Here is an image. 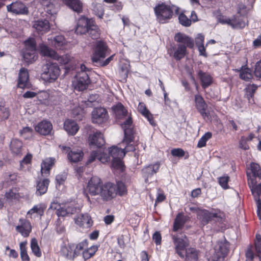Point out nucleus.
Segmentation results:
<instances>
[{
    "mask_svg": "<svg viewBox=\"0 0 261 261\" xmlns=\"http://www.w3.org/2000/svg\"><path fill=\"white\" fill-rule=\"evenodd\" d=\"M178 19L179 23L183 26L189 27L191 24V20L189 19L184 14H180L179 15Z\"/></svg>",
    "mask_w": 261,
    "mask_h": 261,
    "instance_id": "53",
    "label": "nucleus"
},
{
    "mask_svg": "<svg viewBox=\"0 0 261 261\" xmlns=\"http://www.w3.org/2000/svg\"><path fill=\"white\" fill-rule=\"evenodd\" d=\"M250 167L251 173H252V175H251V177L253 178L254 179H255L256 177L260 178L261 169L259 165L257 164L252 163L250 164Z\"/></svg>",
    "mask_w": 261,
    "mask_h": 261,
    "instance_id": "43",
    "label": "nucleus"
},
{
    "mask_svg": "<svg viewBox=\"0 0 261 261\" xmlns=\"http://www.w3.org/2000/svg\"><path fill=\"white\" fill-rule=\"evenodd\" d=\"M40 53L44 57H49L54 59H57L61 65H68L71 61L72 58L68 54L58 56L57 53L47 46L42 44L39 46Z\"/></svg>",
    "mask_w": 261,
    "mask_h": 261,
    "instance_id": "6",
    "label": "nucleus"
},
{
    "mask_svg": "<svg viewBox=\"0 0 261 261\" xmlns=\"http://www.w3.org/2000/svg\"><path fill=\"white\" fill-rule=\"evenodd\" d=\"M35 130L41 135H49L53 129L52 124L46 120L38 123L35 127Z\"/></svg>",
    "mask_w": 261,
    "mask_h": 261,
    "instance_id": "21",
    "label": "nucleus"
},
{
    "mask_svg": "<svg viewBox=\"0 0 261 261\" xmlns=\"http://www.w3.org/2000/svg\"><path fill=\"white\" fill-rule=\"evenodd\" d=\"M64 128L69 135L73 136L77 132L79 127L75 121L67 119L64 122Z\"/></svg>",
    "mask_w": 261,
    "mask_h": 261,
    "instance_id": "31",
    "label": "nucleus"
},
{
    "mask_svg": "<svg viewBox=\"0 0 261 261\" xmlns=\"http://www.w3.org/2000/svg\"><path fill=\"white\" fill-rule=\"evenodd\" d=\"M88 246V241L87 239L77 244L69 243L66 244L63 242L61 245L60 253L61 255L68 260H74L75 258L82 256L85 261L92 257L87 249Z\"/></svg>",
    "mask_w": 261,
    "mask_h": 261,
    "instance_id": "1",
    "label": "nucleus"
},
{
    "mask_svg": "<svg viewBox=\"0 0 261 261\" xmlns=\"http://www.w3.org/2000/svg\"><path fill=\"white\" fill-rule=\"evenodd\" d=\"M160 167V164L159 162H156L153 164L149 165L142 169V172L143 176L145 178L146 182H148V178L151 177L154 174L158 171Z\"/></svg>",
    "mask_w": 261,
    "mask_h": 261,
    "instance_id": "23",
    "label": "nucleus"
},
{
    "mask_svg": "<svg viewBox=\"0 0 261 261\" xmlns=\"http://www.w3.org/2000/svg\"><path fill=\"white\" fill-rule=\"evenodd\" d=\"M195 102L197 109L203 118H208V114L206 112V109L207 106L203 97L199 95H195Z\"/></svg>",
    "mask_w": 261,
    "mask_h": 261,
    "instance_id": "24",
    "label": "nucleus"
},
{
    "mask_svg": "<svg viewBox=\"0 0 261 261\" xmlns=\"http://www.w3.org/2000/svg\"><path fill=\"white\" fill-rule=\"evenodd\" d=\"M204 39V36L201 34H198L195 38V43L198 48L200 55L206 56L205 49L203 44Z\"/></svg>",
    "mask_w": 261,
    "mask_h": 261,
    "instance_id": "41",
    "label": "nucleus"
},
{
    "mask_svg": "<svg viewBox=\"0 0 261 261\" xmlns=\"http://www.w3.org/2000/svg\"><path fill=\"white\" fill-rule=\"evenodd\" d=\"M157 20L161 23H165L171 18L173 11L170 6L165 3L158 4L154 8Z\"/></svg>",
    "mask_w": 261,
    "mask_h": 261,
    "instance_id": "7",
    "label": "nucleus"
},
{
    "mask_svg": "<svg viewBox=\"0 0 261 261\" xmlns=\"http://www.w3.org/2000/svg\"><path fill=\"white\" fill-rule=\"evenodd\" d=\"M229 25L233 29H242L245 27V22L240 16L235 15L229 19Z\"/></svg>",
    "mask_w": 261,
    "mask_h": 261,
    "instance_id": "38",
    "label": "nucleus"
},
{
    "mask_svg": "<svg viewBox=\"0 0 261 261\" xmlns=\"http://www.w3.org/2000/svg\"><path fill=\"white\" fill-rule=\"evenodd\" d=\"M220 186L224 189H228V176L224 175L218 178Z\"/></svg>",
    "mask_w": 261,
    "mask_h": 261,
    "instance_id": "52",
    "label": "nucleus"
},
{
    "mask_svg": "<svg viewBox=\"0 0 261 261\" xmlns=\"http://www.w3.org/2000/svg\"><path fill=\"white\" fill-rule=\"evenodd\" d=\"M56 231L58 233H62L65 230V228L64 226L61 224V222L60 221V219H58L56 221Z\"/></svg>",
    "mask_w": 261,
    "mask_h": 261,
    "instance_id": "62",
    "label": "nucleus"
},
{
    "mask_svg": "<svg viewBox=\"0 0 261 261\" xmlns=\"http://www.w3.org/2000/svg\"><path fill=\"white\" fill-rule=\"evenodd\" d=\"M55 160L52 158H47L43 161L41 165V171L42 174L45 175L49 174L50 170L54 164Z\"/></svg>",
    "mask_w": 261,
    "mask_h": 261,
    "instance_id": "36",
    "label": "nucleus"
},
{
    "mask_svg": "<svg viewBox=\"0 0 261 261\" xmlns=\"http://www.w3.org/2000/svg\"><path fill=\"white\" fill-rule=\"evenodd\" d=\"M63 3L77 13L82 11L83 5L80 0H63Z\"/></svg>",
    "mask_w": 261,
    "mask_h": 261,
    "instance_id": "33",
    "label": "nucleus"
},
{
    "mask_svg": "<svg viewBox=\"0 0 261 261\" xmlns=\"http://www.w3.org/2000/svg\"><path fill=\"white\" fill-rule=\"evenodd\" d=\"M212 133H206L198 141L197 147L201 148L205 146L207 141L212 137Z\"/></svg>",
    "mask_w": 261,
    "mask_h": 261,
    "instance_id": "50",
    "label": "nucleus"
},
{
    "mask_svg": "<svg viewBox=\"0 0 261 261\" xmlns=\"http://www.w3.org/2000/svg\"><path fill=\"white\" fill-rule=\"evenodd\" d=\"M90 26V28L89 29L87 34L92 39H96L98 38L100 36L99 29L98 26L95 24L94 20L92 24Z\"/></svg>",
    "mask_w": 261,
    "mask_h": 261,
    "instance_id": "42",
    "label": "nucleus"
},
{
    "mask_svg": "<svg viewBox=\"0 0 261 261\" xmlns=\"http://www.w3.org/2000/svg\"><path fill=\"white\" fill-rule=\"evenodd\" d=\"M92 10L95 14L101 17L103 14V9L101 4L93 2L92 3Z\"/></svg>",
    "mask_w": 261,
    "mask_h": 261,
    "instance_id": "49",
    "label": "nucleus"
},
{
    "mask_svg": "<svg viewBox=\"0 0 261 261\" xmlns=\"http://www.w3.org/2000/svg\"><path fill=\"white\" fill-rule=\"evenodd\" d=\"M33 129L28 126L24 127L19 130L20 136L25 139H28L32 136Z\"/></svg>",
    "mask_w": 261,
    "mask_h": 261,
    "instance_id": "47",
    "label": "nucleus"
},
{
    "mask_svg": "<svg viewBox=\"0 0 261 261\" xmlns=\"http://www.w3.org/2000/svg\"><path fill=\"white\" fill-rule=\"evenodd\" d=\"M132 123L133 120L131 116H128L123 123L121 124V126L124 134L123 142L128 143H131L133 141L134 130L132 127Z\"/></svg>",
    "mask_w": 261,
    "mask_h": 261,
    "instance_id": "16",
    "label": "nucleus"
},
{
    "mask_svg": "<svg viewBox=\"0 0 261 261\" xmlns=\"http://www.w3.org/2000/svg\"><path fill=\"white\" fill-rule=\"evenodd\" d=\"M171 154L174 156L181 158L185 155V152L181 148H174L171 150Z\"/></svg>",
    "mask_w": 261,
    "mask_h": 261,
    "instance_id": "56",
    "label": "nucleus"
},
{
    "mask_svg": "<svg viewBox=\"0 0 261 261\" xmlns=\"http://www.w3.org/2000/svg\"><path fill=\"white\" fill-rule=\"evenodd\" d=\"M29 73L27 69L21 68L19 72L17 85L20 88L24 89L29 87Z\"/></svg>",
    "mask_w": 261,
    "mask_h": 261,
    "instance_id": "25",
    "label": "nucleus"
},
{
    "mask_svg": "<svg viewBox=\"0 0 261 261\" xmlns=\"http://www.w3.org/2000/svg\"><path fill=\"white\" fill-rule=\"evenodd\" d=\"M254 75L257 77H261V59L255 64Z\"/></svg>",
    "mask_w": 261,
    "mask_h": 261,
    "instance_id": "58",
    "label": "nucleus"
},
{
    "mask_svg": "<svg viewBox=\"0 0 261 261\" xmlns=\"http://www.w3.org/2000/svg\"><path fill=\"white\" fill-rule=\"evenodd\" d=\"M89 142L90 146H95L97 148L101 147L105 143L103 134L98 130L89 135Z\"/></svg>",
    "mask_w": 261,
    "mask_h": 261,
    "instance_id": "20",
    "label": "nucleus"
},
{
    "mask_svg": "<svg viewBox=\"0 0 261 261\" xmlns=\"http://www.w3.org/2000/svg\"><path fill=\"white\" fill-rule=\"evenodd\" d=\"M101 179L97 176H93L88 183L87 189L91 195H99L102 187Z\"/></svg>",
    "mask_w": 261,
    "mask_h": 261,
    "instance_id": "15",
    "label": "nucleus"
},
{
    "mask_svg": "<svg viewBox=\"0 0 261 261\" xmlns=\"http://www.w3.org/2000/svg\"><path fill=\"white\" fill-rule=\"evenodd\" d=\"M108 50L106 43L99 40L96 42L93 55L91 58L93 63H100V59H104L107 55Z\"/></svg>",
    "mask_w": 261,
    "mask_h": 261,
    "instance_id": "9",
    "label": "nucleus"
},
{
    "mask_svg": "<svg viewBox=\"0 0 261 261\" xmlns=\"http://www.w3.org/2000/svg\"><path fill=\"white\" fill-rule=\"evenodd\" d=\"M49 182V180L47 179L38 181L36 186V194L42 195L45 194L47 190Z\"/></svg>",
    "mask_w": 261,
    "mask_h": 261,
    "instance_id": "37",
    "label": "nucleus"
},
{
    "mask_svg": "<svg viewBox=\"0 0 261 261\" xmlns=\"http://www.w3.org/2000/svg\"><path fill=\"white\" fill-rule=\"evenodd\" d=\"M31 248L33 253L37 257L41 256V252L38 246L37 240L35 238L32 239L31 242Z\"/></svg>",
    "mask_w": 261,
    "mask_h": 261,
    "instance_id": "46",
    "label": "nucleus"
},
{
    "mask_svg": "<svg viewBox=\"0 0 261 261\" xmlns=\"http://www.w3.org/2000/svg\"><path fill=\"white\" fill-rule=\"evenodd\" d=\"M54 44L56 47H60L64 43V38L63 36L59 35L54 38Z\"/></svg>",
    "mask_w": 261,
    "mask_h": 261,
    "instance_id": "57",
    "label": "nucleus"
},
{
    "mask_svg": "<svg viewBox=\"0 0 261 261\" xmlns=\"http://www.w3.org/2000/svg\"><path fill=\"white\" fill-rule=\"evenodd\" d=\"M66 179V176L65 174H58L56 177L57 183L61 185L64 183Z\"/></svg>",
    "mask_w": 261,
    "mask_h": 261,
    "instance_id": "63",
    "label": "nucleus"
},
{
    "mask_svg": "<svg viewBox=\"0 0 261 261\" xmlns=\"http://www.w3.org/2000/svg\"><path fill=\"white\" fill-rule=\"evenodd\" d=\"M109 155L103 154V156L105 157L109 156L110 158V161L111 160V157L112 159L123 158L125 155V152L124 150L116 146H113L109 148Z\"/></svg>",
    "mask_w": 261,
    "mask_h": 261,
    "instance_id": "27",
    "label": "nucleus"
},
{
    "mask_svg": "<svg viewBox=\"0 0 261 261\" xmlns=\"http://www.w3.org/2000/svg\"><path fill=\"white\" fill-rule=\"evenodd\" d=\"M122 158H119L117 159H112V166L116 169H122L124 165L122 161Z\"/></svg>",
    "mask_w": 261,
    "mask_h": 261,
    "instance_id": "54",
    "label": "nucleus"
},
{
    "mask_svg": "<svg viewBox=\"0 0 261 261\" xmlns=\"http://www.w3.org/2000/svg\"><path fill=\"white\" fill-rule=\"evenodd\" d=\"M240 77L244 81H249L252 78L251 70L248 68L242 69L240 72Z\"/></svg>",
    "mask_w": 261,
    "mask_h": 261,
    "instance_id": "48",
    "label": "nucleus"
},
{
    "mask_svg": "<svg viewBox=\"0 0 261 261\" xmlns=\"http://www.w3.org/2000/svg\"><path fill=\"white\" fill-rule=\"evenodd\" d=\"M60 69L58 65L54 63H47L42 67L41 79L45 82L53 83L59 77Z\"/></svg>",
    "mask_w": 261,
    "mask_h": 261,
    "instance_id": "4",
    "label": "nucleus"
},
{
    "mask_svg": "<svg viewBox=\"0 0 261 261\" xmlns=\"http://www.w3.org/2000/svg\"><path fill=\"white\" fill-rule=\"evenodd\" d=\"M198 74L200 79L201 86L203 89L207 88L212 84L213 79L209 74L200 70L198 72Z\"/></svg>",
    "mask_w": 261,
    "mask_h": 261,
    "instance_id": "35",
    "label": "nucleus"
},
{
    "mask_svg": "<svg viewBox=\"0 0 261 261\" xmlns=\"http://www.w3.org/2000/svg\"><path fill=\"white\" fill-rule=\"evenodd\" d=\"M199 220L203 225H205L218 217L217 213H213L208 211H203L199 215Z\"/></svg>",
    "mask_w": 261,
    "mask_h": 261,
    "instance_id": "30",
    "label": "nucleus"
},
{
    "mask_svg": "<svg viewBox=\"0 0 261 261\" xmlns=\"http://www.w3.org/2000/svg\"><path fill=\"white\" fill-rule=\"evenodd\" d=\"M22 142L17 139H13L10 143V149L13 154L20 156L22 154Z\"/></svg>",
    "mask_w": 261,
    "mask_h": 261,
    "instance_id": "28",
    "label": "nucleus"
},
{
    "mask_svg": "<svg viewBox=\"0 0 261 261\" xmlns=\"http://www.w3.org/2000/svg\"><path fill=\"white\" fill-rule=\"evenodd\" d=\"M185 261H197L198 252L194 248H189L185 251L184 258Z\"/></svg>",
    "mask_w": 261,
    "mask_h": 261,
    "instance_id": "34",
    "label": "nucleus"
},
{
    "mask_svg": "<svg viewBox=\"0 0 261 261\" xmlns=\"http://www.w3.org/2000/svg\"><path fill=\"white\" fill-rule=\"evenodd\" d=\"M27 242H22L19 244V248L20 250V257L22 261H30V257L27 253L26 245Z\"/></svg>",
    "mask_w": 261,
    "mask_h": 261,
    "instance_id": "44",
    "label": "nucleus"
},
{
    "mask_svg": "<svg viewBox=\"0 0 261 261\" xmlns=\"http://www.w3.org/2000/svg\"><path fill=\"white\" fill-rule=\"evenodd\" d=\"M126 193V188L121 181H118L115 185L112 182H107L103 185L99 195L105 201L111 200L118 194L122 196Z\"/></svg>",
    "mask_w": 261,
    "mask_h": 261,
    "instance_id": "2",
    "label": "nucleus"
},
{
    "mask_svg": "<svg viewBox=\"0 0 261 261\" xmlns=\"http://www.w3.org/2000/svg\"><path fill=\"white\" fill-rule=\"evenodd\" d=\"M32 159V155L30 153H28L23 159L20 162V166H22L23 164L27 165L31 163Z\"/></svg>",
    "mask_w": 261,
    "mask_h": 261,
    "instance_id": "60",
    "label": "nucleus"
},
{
    "mask_svg": "<svg viewBox=\"0 0 261 261\" xmlns=\"http://www.w3.org/2000/svg\"><path fill=\"white\" fill-rule=\"evenodd\" d=\"M21 224L16 227V230L24 237H28L32 230L31 223L26 220H21Z\"/></svg>",
    "mask_w": 261,
    "mask_h": 261,
    "instance_id": "26",
    "label": "nucleus"
},
{
    "mask_svg": "<svg viewBox=\"0 0 261 261\" xmlns=\"http://www.w3.org/2000/svg\"><path fill=\"white\" fill-rule=\"evenodd\" d=\"M138 111L143 115L146 114L149 111L143 102H140L138 107Z\"/></svg>",
    "mask_w": 261,
    "mask_h": 261,
    "instance_id": "59",
    "label": "nucleus"
},
{
    "mask_svg": "<svg viewBox=\"0 0 261 261\" xmlns=\"http://www.w3.org/2000/svg\"><path fill=\"white\" fill-rule=\"evenodd\" d=\"M44 209L45 208L41 204L34 205L33 208L28 211L27 215H32L33 214L36 213L40 216H42L44 214Z\"/></svg>",
    "mask_w": 261,
    "mask_h": 261,
    "instance_id": "45",
    "label": "nucleus"
},
{
    "mask_svg": "<svg viewBox=\"0 0 261 261\" xmlns=\"http://www.w3.org/2000/svg\"><path fill=\"white\" fill-rule=\"evenodd\" d=\"M93 20L85 16L81 17L77 21L75 33L76 34H86L93 23Z\"/></svg>",
    "mask_w": 261,
    "mask_h": 261,
    "instance_id": "17",
    "label": "nucleus"
},
{
    "mask_svg": "<svg viewBox=\"0 0 261 261\" xmlns=\"http://www.w3.org/2000/svg\"><path fill=\"white\" fill-rule=\"evenodd\" d=\"M83 156V152L80 149H73L70 150L68 154V159L71 162L76 163L81 160Z\"/></svg>",
    "mask_w": 261,
    "mask_h": 261,
    "instance_id": "39",
    "label": "nucleus"
},
{
    "mask_svg": "<svg viewBox=\"0 0 261 261\" xmlns=\"http://www.w3.org/2000/svg\"><path fill=\"white\" fill-rule=\"evenodd\" d=\"M45 10L48 14L51 15H53L57 13V9L55 5L50 2L46 5Z\"/></svg>",
    "mask_w": 261,
    "mask_h": 261,
    "instance_id": "55",
    "label": "nucleus"
},
{
    "mask_svg": "<svg viewBox=\"0 0 261 261\" xmlns=\"http://www.w3.org/2000/svg\"><path fill=\"white\" fill-rule=\"evenodd\" d=\"M152 239L156 245H160L162 240L161 233L159 231H155L153 234Z\"/></svg>",
    "mask_w": 261,
    "mask_h": 261,
    "instance_id": "61",
    "label": "nucleus"
},
{
    "mask_svg": "<svg viewBox=\"0 0 261 261\" xmlns=\"http://www.w3.org/2000/svg\"><path fill=\"white\" fill-rule=\"evenodd\" d=\"M33 27L39 34H43L50 30V24L46 19H39L34 22Z\"/></svg>",
    "mask_w": 261,
    "mask_h": 261,
    "instance_id": "22",
    "label": "nucleus"
},
{
    "mask_svg": "<svg viewBox=\"0 0 261 261\" xmlns=\"http://www.w3.org/2000/svg\"><path fill=\"white\" fill-rule=\"evenodd\" d=\"M96 159L103 163L108 162L110 160L109 156H104L103 154H101L99 150L93 151L90 153L87 164H90Z\"/></svg>",
    "mask_w": 261,
    "mask_h": 261,
    "instance_id": "32",
    "label": "nucleus"
},
{
    "mask_svg": "<svg viewBox=\"0 0 261 261\" xmlns=\"http://www.w3.org/2000/svg\"><path fill=\"white\" fill-rule=\"evenodd\" d=\"M62 204L59 203L58 202H52L50 204L49 208L57 210L56 214L58 215V212L60 211L62 208Z\"/></svg>",
    "mask_w": 261,
    "mask_h": 261,
    "instance_id": "64",
    "label": "nucleus"
},
{
    "mask_svg": "<svg viewBox=\"0 0 261 261\" xmlns=\"http://www.w3.org/2000/svg\"><path fill=\"white\" fill-rule=\"evenodd\" d=\"M186 221V218L181 214L179 213L176 216L173 224V231H177L181 229Z\"/></svg>",
    "mask_w": 261,
    "mask_h": 261,
    "instance_id": "40",
    "label": "nucleus"
},
{
    "mask_svg": "<svg viewBox=\"0 0 261 261\" xmlns=\"http://www.w3.org/2000/svg\"><path fill=\"white\" fill-rule=\"evenodd\" d=\"M25 49L23 52L24 60L28 63L35 61L36 55V43L34 40L29 39L25 41Z\"/></svg>",
    "mask_w": 261,
    "mask_h": 261,
    "instance_id": "10",
    "label": "nucleus"
},
{
    "mask_svg": "<svg viewBox=\"0 0 261 261\" xmlns=\"http://www.w3.org/2000/svg\"><path fill=\"white\" fill-rule=\"evenodd\" d=\"M228 249L222 244H218L214 248V252L208 261H225L228 253Z\"/></svg>",
    "mask_w": 261,
    "mask_h": 261,
    "instance_id": "18",
    "label": "nucleus"
},
{
    "mask_svg": "<svg viewBox=\"0 0 261 261\" xmlns=\"http://www.w3.org/2000/svg\"><path fill=\"white\" fill-rule=\"evenodd\" d=\"M257 87L254 84L249 85L246 88V95L249 100H250V98L253 97V96L254 95V93L255 91H256V90L257 89Z\"/></svg>",
    "mask_w": 261,
    "mask_h": 261,
    "instance_id": "51",
    "label": "nucleus"
},
{
    "mask_svg": "<svg viewBox=\"0 0 261 261\" xmlns=\"http://www.w3.org/2000/svg\"><path fill=\"white\" fill-rule=\"evenodd\" d=\"M186 236L181 234L172 236L175 251L181 258H184V253L186 247Z\"/></svg>",
    "mask_w": 261,
    "mask_h": 261,
    "instance_id": "12",
    "label": "nucleus"
},
{
    "mask_svg": "<svg viewBox=\"0 0 261 261\" xmlns=\"http://www.w3.org/2000/svg\"><path fill=\"white\" fill-rule=\"evenodd\" d=\"M248 177V184L254 196V200L257 203V214L259 219H261V201L259 196L261 195V182L256 185L257 181L255 179L252 178L248 172L247 173Z\"/></svg>",
    "mask_w": 261,
    "mask_h": 261,
    "instance_id": "8",
    "label": "nucleus"
},
{
    "mask_svg": "<svg viewBox=\"0 0 261 261\" xmlns=\"http://www.w3.org/2000/svg\"><path fill=\"white\" fill-rule=\"evenodd\" d=\"M174 40L180 43L174 53V57L176 60H180L187 53V47L193 48L194 46L193 39L181 33H177L174 36Z\"/></svg>",
    "mask_w": 261,
    "mask_h": 261,
    "instance_id": "3",
    "label": "nucleus"
},
{
    "mask_svg": "<svg viewBox=\"0 0 261 261\" xmlns=\"http://www.w3.org/2000/svg\"><path fill=\"white\" fill-rule=\"evenodd\" d=\"M76 224L84 227H90L92 225V221L91 217L87 214H81L77 218H74Z\"/></svg>",
    "mask_w": 261,
    "mask_h": 261,
    "instance_id": "29",
    "label": "nucleus"
},
{
    "mask_svg": "<svg viewBox=\"0 0 261 261\" xmlns=\"http://www.w3.org/2000/svg\"><path fill=\"white\" fill-rule=\"evenodd\" d=\"M112 110L117 120L126 119L129 115L128 112L124 106L120 102H118L112 107Z\"/></svg>",
    "mask_w": 261,
    "mask_h": 261,
    "instance_id": "19",
    "label": "nucleus"
},
{
    "mask_svg": "<svg viewBox=\"0 0 261 261\" xmlns=\"http://www.w3.org/2000/svg\"><path fill=\"white\" fill-rule=\"evenodd\" d=\"M7 11L15 15H27L29 13L28 6L21 1H15L7 5Z\"/></svg>",
    "mask_w": 261,
    "mask_h": 261,
    "instance_id": "11",
    "label": "nucleus"
},
{
    "mask_svg": "<svg viewBox=\"0 0 261 261\" xmlns=\"http://www.w3.org/2000/svg\"><path fill=\"white\" fill-rule=\"evenodd\" d=\"M88 72H90L89 69L84 64L80 65V71L77 72L75 76L76 89L82 91L87 88L88 85L90 83Z\"/></svg>",
    "mask_w": 261,
    "mask_h": 261,
    "instance_id": "5",
    "label": "nucleus"
},
{
    "mask_svg": "<svg viewBox=\"0 0 261 261\" xmlns=\"http://www.w3.org/2000/svg\"><path fill=\"white\" fill-rule=\"evenodd\" d=\"M81 210L79 207L74 206L72 202L62 203V208L58 212V216L65 217H70L75 214H78Z\"/></svg>",
    "mask_w": 261,
    "mask_h": 261,
    "instance_id": "13",
    "label": "nucleus"
},
{
    "mask_svg": "<svg viewBox=\"0 0 261 261\" xmlns=\"http://www.w3.org/2000/svg\"><path fill=\"white\" fill-rule=\"evenodd\" d=\"M91 115L92 122L98 124L105 122L108 118L106 109L101 107L94 109Z\"/></svg>",
    "mask_w": 261,
    "mask_h": 261,
    "instance_id": "14",
    "label": "nucleus"
}]
</instances>
